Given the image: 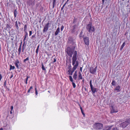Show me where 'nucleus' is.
<instances>
[{"label": "nucleus", "mask_w": 130, "mask_h": 130, "mask_svg": "<svg viewBox=\"0 0 130 130\" xmlns=\"http://www.w3.org/2000/svg\"><path fill=\"white\" fill-rule=\"evenodd\" d=\"M72 65L74 69H76L79 65V62L77 59V52L75 51L73 53V55L72 59Z\"/></svg>", "instance_id": "obj_1"}, {"label": "nucleus", "mask_w": 130, "mask_h": 130, "mask_svg": "<svg viewBox=\"0 0 130 130\" xmlns=\"http://www.w3.org/2000/svg\"><path fill=\"white\" fill-rule=\"evenodd\" d=\"M86 28L87 30L90 33L94 32L95 31V29L94 27L92 25V23L89 22L87 24Z\"/></svg>", "instance_id": "obj_2"}, {"label": "nucleus", "mask_w": 130, "mask_h": 130, "mask_svg": "<svg viewBox=\"0 0 130 130\" xmlns=\"http://www.w3.org/2000/svg\"><path fill=\"white\" fill-rule=\"evenodd\" d=\"M75 51H74L73 49H72L70 47H68L67 49L66 50V52L67 53L68 55L70 57H72V55Z\"/></svg>", "instance_id": "obj_3"}, {"label": "nucleus", "mask_w": 130, "mask_h": 130, "mask_svg": "<svg viewBox=\"0 0 130 130\" xmlns=\"http://www.w3.org/2000/svg\"><path fill=\"white\" fill-rule=\"evenodd\" d=\"M103 124L98 123H95L93 125V127L94 128L99 129L102 128L103 127Z\"/></svg>", "instance_id": "obj_4"}, {"label": "nucleus", "mask_w": 130, "mask_h": 130, "mask_svg": "<svg viewBox=\"0 0 130 130\" xmlns=\"http://www.w3.org/2000/svg\"><path fill=\"white\" fill-rule=\"evenodd\" d=\"M111 109L110 113H111L117 112L118 111L117 107L116 106H111Z\"/></svg>", "instance_id": "obj_5"}, {"label": "nucleus", "mask_w": 130, "mask_h": 130, "mask_svg": "<svg viewBox=\"0 0 130 130\" xmlns=\"http://www.w3.org/2000/svg\"><path fill=\"white\" fill-rule=\"evenodd\" d=\"M97 68L96 66L95 68L92 67L90 68L89 70L90 72L92 74H94L96 72Z\"/></svg>", "instance_id": "obj_6"}, {"label": "nucleus", "mask_w": 130, "mask_h": 130, "mask_svg": "<svg viewBox=\"0 0 130 130\" xmlns=\"http://www.w3.org/2000/svg\"><path fill=\"white\" fill-rule=\"evenodd\" d=\"M127 121H126L124 122L121 124V126L123 128H125L129 124L128 120V119Z\"/></svg>", "instance_id": "obj_7"}, {"label": "nucleus", "mask_w": 130, "mask_h": 130, "mask_svg": "<svg viewBox=\"0 0 130 130\" xmlns=\"http://www.w3.org/2000/svg\"><path fill=\"white\" fill-rule=\"evenodd\" d=\"M84 43L87 45H89V38L87 37H84Z\"/></svg>", "instance_id": "obj_8"}, {"label": "nucleus", "mask_w": 130, "mask_h": 130, "mask_svg": "<svg viewBox=\"0 0 130 130\" xmlns=\"http://www.w3.org/2000/svg\"><path fill=\"white\" fill-rule=\"evenodd\" d=\"M49 22H48L47 23L45 24V26L44 27V28L43 30V33L46 32L48 30L49 27Z\"/></svg>", "instance_id": "obj_9"}, {"label": "nucleus", "mask_w": 130, "mask_h": 130, "mask_svg": "<svg viewBox=\"0 0 130 130\" xmlns=\"http://www.w3.org/2000/svg\"><path fill=\"white\" fill-rule=\"evenodd\" d=\"M90 88L91 90L92 91L93 95L94 96H95V95L94 93L96 92H97V89H96V88H94V87H93V86Z\"/></svg>", "instance_id": "obj_10"}, {"label": "nucleus", "mask_w": 130, "mask_h": 130, "mask_svg": "<svg viewBox=\"0 0 130 130\" xmlns=\"http://www.w3.org/2000/svg\"><path fill=\"white\" fill-rule=\"evenodd\" d=\"M19 63V61L18 60H17L15 62V66L17 67V68L18 69L19 68L18 64Z\"/></svg>", "instance_id": "obj_11"}, {"label": "nucleus", "mask_w": 130, "mask_h": 130, "mask_svg": "<svg viewBox=\"0 0 130 130\" xmlns=\"http://www.w3.org/2000/svg\"><path fill=\"white\" fill-rule=\"evenodd\" d=\"M121 88L120 86L118 85L117 86L115 89V90H117L118 92H119L120 91V89Z\"/></svg>", "instance_id": "obj_12"}, {"label": "nucleus", "mask_w": 130, "mask_h": 130, "mask_svg": "<svg viewBox=\"0 0 130 130\" xmlns=\"http://www.w3.org/2000/svg\"><path fill=\"white\" fill-rule=\"evenodd\" d=\"M60 32V28L58 27L57 29V30L55 33V36L57 35L58 33Z\"/></svg>", "instance_id": "obj_13"}, {"label": "nucleus", "mask_w": 130, "mask_h": 130, "mask_svg": "<svg viewBox=\"0 0 130 130\" xmlns=\"http://www.w3.org/2000/svg\"><path fill=\"white\" fill-rule=\"evenodd\" d=\"M112 127V126H107L105 127V128L103 129L104 130H110L111 129V127Z\"/></svg>", "instance_id": "obj_14"}, {"label": "nucleus", "mask_w": 130, "mask_h": 130, "mask_svg": "<svg viewBox=\"0 0 130 130\" xmlns=\"http://www.w3.org/2000/svg\"><path fill=\"white\" fill-rule=\"evenodd\" d=\"M76 69H74L73 68H72V70L70 72L69 70L68 72H69V75H72L73 73L74 72V71Z\"/></svg>", "instance_id": "obj_15"}, {"label": "nucleus", "mask_w": 130, "mask_h": 130, "mask_svg": "<svg viewBox=\"0 0 130 130\" xmlns=\"http://www.w3.org/2000/svg\"><path fill=\"white\" fill-rule=\"evenodd\" d=\"M25 34L24 36V39L23 41H24L26 39L27 37H28V33L27 32H25Z\"/></svg>", "instance_id": "obj_16"}, {"label": "nucleus", "mask_w": 130, "mask_h": 130, "mask_svg": "<svg viewBox=\"0 0 130 130\" xmlns=\"http://www.w3.org/2000/svg\"><path fill=\"white\" fill-rule=\"evenodd\" d=\"M21 44L19 46V48L18 50V52H19V55H20V54L21 51Z\"/></svg>", "instance_id": "obj_17"}, {"label": "nucleus", "mask_w": 130, "mask_h": 130, "mask_svg": "<svg viewBox=\"0 0 130 130\" xmlns=\"http://www.w3.org/2000/svg\"><path fill=\"white\" fill-rule=\"evenodd\" d=\"M125 42H124L123 43V44L121 46L120 48V50H122L123 49V47L125 46Z\"/></svg>", "instance_id": "obj_18"}, {"label": "nucleus", "mask_w": 130, "mask_h": 130, "mask_svg": "<svg viewBox=\"0 0 130 130\" xmlns=\"http://www.w3.org/2000/svg\"><path fill=\"white\" fill-rule=\"evenodd\" d=\"M15 27H16V28L17 29H18L19 28V26H18V24L17 21H16L15 22Z\"/></svg>", "instance_id": "obj_19"}, {"label": "nucleus", "mask_w": 130, "mask_h": 130, "mask_svg": "<svg viewBox=\"0 0 130 130\" xmlns=\"http://www.w3.org/2000/svg\"><path fill=\"white\" fill-rule=\"evenodd\" d=\"M17 10H15L14 12V16L15 18L17 16Z\"/></svg>", "instance_id": "obj_20"}, {"label": "nucleus", "mask_w": 130, "mask_h": 130, "mask_svg": "<svg viewBox=\"0 0 130 130\" xmlns=\"http://www.w3.org/2000/svg\"><path fill=\"white\" fill-rule=\"evenodd\" d=\"M111 84L112 86H115L116 85V82L114 80H112Z\"/></svg>", "instance_id": "obj_21"}, {"label": "nucleus", "mask_w": 130, "mask_h": 130, "mask_svg": "<svg viewBox=\"0 0 130 130\" xmlns=\"http://www.w3.org/2000/svg\"><path fill=\"white\" fill-rule=\"evenodd\" d=\"M10 70H11V69L13 70L15 68V67L14 66H12L11 65H10Z\"/></svg>", "instance_id": "obj_22"}, {"label": "nucleus", "mask_w": 130, "mask_h": 130, "mask_svg": "<svg viewBox=\"0 0 130 130\" xmlns=\"http://www.w3.org/2000/svg\"><path fill=\"white\" fill-rule=\"evenodd\" d=\"M56 0H53V8H54V7L55 4L56 3Z\"/></svg>", "instance_id": "obj_23"}, {"label": "nucleus", "mask_w": 130, "mask_h": 130, "mask_svg": "<svg viewBox=\"0 0 130 130\" xmlns=\"http://www.w3.org/2000/svg\"><path fill=\"white\" fill-rule=\"evenodd\" d=\"M27 25H25L24 26V31L25 32H27L26 31V30L27 29Z\"/></svg>", "instance_id": "obj_24"}, {"label": "nucleus", "mask_w": 130, "mask_h": 130, "mask_svg": "<svg viewBox=\"0 0 130 130\" xmlns=\"http://www.w3.org/2000/svg\"><path fill=\"white\" fill-rule=\"evenodd\" d=\"M70 80L72 82H73V79L72 77L71 76H69Z\"/></svg>", "instance_id": "obj_25"}, {"label": "nucleus", "mask_w": 130, "mask_h": 130, "mask_svg": "<svg viewBox=\"0 0 130 130\" xmlns=\"http://www.w3.org/2000/svg\"><path fill=\"white\" fill-rule=\"evenodd\" d=\"M29 60V58L28 57H27L26 59H24L23 60V62L24 63H25L28 60Z\"/></svg>", "instance_id": "obj_26"}, {"label": "nucleus", "mask_w": 130, "mask_h": 130, "mask_svg": "<svg viewBox=\"0 0 130 130\" xmlns=\"http://www.w3.org/2000/svg\"><path fill=\"white\" fill-rule=\"evenodd\" d=\"M77 75H75L74 74L73 76V78L75 80H76L77 78Z\"/></svg>", "instance_id": "obj_27"}, {"label": "nucleus", "mask_w": 130, "mask_h": 130, "mask_svg": "<svg viewBox=\"0 0 130 130\" xmlns=\"http://www.w3.org/2000/svg\"><path fill=\"white\" fill-rule=\"evenodd\" d=\"M79 79H82L83 77L82 74L78 75Z\"/></svg>", "instance_id": "obj_28"}, {"label": "nucleus", "mask_w": 130, "mask_h": 130, "mask_svg": "<svg viewBox=\"0 0 130 130\" xmlns=\"http://www.w3.org/2000/svg\"><path fill=\"white\" fill-rule=\"evenodd\" d=\"M77 27V25H75L73 26V30H75Z\"/></svg>", "instance_id": "obj_29"}, {"label": "nucleus", "mask_w": 130, "mask_h": 130, "mask_svg": "<svg viewBox=\"0 0 130 130\" xmlns=\"http://www.w3.org/2000/svg\"><path fill=\"white\" fill-rule=\"evenodd\" d=\"M72 84L73 86V87L74 88H75L76 87V85L73 82H72Z\"/></svg>", "instance_id": "obj_30"}, {"label": "nucleus", "mask_w": 130, "mask_h": 130, "mask_svg": "<svg viewBox=\"0 0 130 130\" xmlns=\"http://www.w3.org/2000/svg\"><path fill=\"white\" fill-rule=\"evenodd\" d=\"M32 89V86H31L29 88V89L28 90L27 92L29 93L30 92V90Z\"/></svg>", "instance_id": "obj_31"}, {"label": "nucleus", "mask_w": 130, "mask_h": 130, "mask_svg": "<svg viewBox=\"0 0 130 130\" xmlns=\"http://www.w3.org/2000/svg\"><path fill=\"white\" fill-rule=\"evenodd\" d=\"M42 69L43 70H45V67L43 64H42Z\"/></svg>", "instance_id": "obj_32"}, {"label": "nucleus", "mask_w": 130, "mask_h": 130, "mask_svg": "<svg viewBox=\"0 0 130 130\" xmlns=\"http://www.w3.org/2000/svg\"><path fill=\"white\" fill-rule=\"evenodd\" d=\"M90 87H93V85L92 84V80H90Z\"/></svg>", "instance_id": "obj_33"}, {"label": "nucleus", "mask_w": 130, "mask_h": 130, "mask_svg": "<svg viewBox=\"0 0 130 130\" xmlns=\"http://www.w3.org/2000/svg\"><path fill=\"white\" fill-rule=\"evenodd\" d=\"M64 28V27L63 25L61 26V29H60L61 31H62L63 30Z\"/></svg>", "instance_id": "obj_34"}, {"label": "nucleus", "mask_w": 130, "mask_h": 130, "mask_svg": "<svg viewBox=\"0 0 130 130\" xmlns=\"http://www.w3.org/2000/svg\"><path fill=\"white\" fill-rule=\"evenodd\" d=\"M29 36H30L32 34V31H29Z\"/></svg>", "instance_id": "obj_35"}, {"label": "nucleus", "mask_w": 130, "mask_h": 130, "mask_svg": "<svg viewBox=\"0 0 130 130\" xmlns=\"http://www.w3.org/2000/svg\"><path fill=\"white\" fill-rule=\"evenodd\" d=\"M38 50H39V49H38V48H37L36 51V54H37L38 53Z\"/></svg>", "instance_id": "obj_36"}, {"label": "nucleus", "mask_w": 130, "mask_h": 130, "mask_svg": "<svg viewBox=\"0 0 130 130\" xmlns=\"http://www.w3.org/2000/svg\"><path fill=\"white\" fill-rule=\"evenodd\" d=\"M56 61V59L55 58H54V60L53 61V62L54 63Z\"/></svg>", "instance_id": "obj_37"}, {"label": "nucleus", "mask_w": 130, "mask_h": 130, "mask_svg": "<svg viewBox=\"0 0 130 130\" xmlns=\"http://www.w3.org/2000/svg\"><path fill=\"white\" fill-rule=\"evenodd\" d=\"M79 107H80V109L81 110H83V109H82V107H81V106H80V104H79Z\"/></svg>", "instance_id": "obj_38"}, {"label": "nucleus", "mask_w": 130, "mask_h": 130, "mask_svg": "<svg viewBox=\"0 0 130 130\" xmlns=\"http://www.w3.org/2000/svg\"><path fill=\"white\" fill-rule=\"evenodd\" d=\"M2 78V75L1 74H0V81L1 80Z\"/></svg>", "instance_id": "obj_39"}, {"label": "nucleus", "mask_w": 130, "mask_h": 130, "mask_svg": "<svg viewBox=\"0 0 130 130\" xmlns=\"http://www.w3.org/2000/svg\"><path fill=\"white\" fill-rule=\"evenodd\" d=\"M13 106H11V110L12 111L13 109Z\"/></svg>", "instance_id": "obj_40"}, {"label": "nucleus", "mask_w": 130, "mask_h": 130, "mask_svg": "<svg viewBox=\"0 0 130 130\" xmlns=\"http://www.w3.org/2000/svg\"><path fill=\"white\" fill-rule=\"evenodd\" d=\"M74 74L75 75H77V71H76L74 73Z\"/></svg>", "instance_id": "obj_41"}, {"label": "nucleus", "mask_w": 130, "mask_h": 130, "mask_svg": "<svg viewBox=\"0 0 130 130\" xmlns=\"http://www.w3.org/2000/svg\"><path fill=\"white\" fill-rule=\"evenodd\" d=\"M82 67H80V71H81V72H82Z\"/></svg>", "instance_id": "obj_42"}, {"label": "nucleus", "mask_w": 130, "mask_h": 130, "mask_svg": "<svg viewBox=\"0 0 130 130\" xmlns=\"http://www.w3.org/2000/svg\"><path fill=\"white\" fill-rule=\"evenodd\" d=\"M67 2H66L63 5V8L65 6V5H66V3H67Z\"/></svg>", "instance_id": "obj_43"}, {"label": "nucleus", "mask_w": 130, "mask_h": 130, "mask_svg": "<svg viewBox=\"0 0 130 130\" xmlns=\"http://www.w3.org/2000/svg\"><path fill=\"white\" fill-rule=\"evenodd\" d=\"M35 94L36 95H37L38 94V92L37 91H35Z\"/></svg>", "instance_id": "obj_44"}, {"label": "nucleus", "mask_w": 130, "mask_h": 130, "mask_svg": "<svg viewBox=\"0 0 130 130\" xmlns=\"http://www.w3.org/2000/svg\"><path fill=\"white\" fill-rule=\"evenodd\" d=\"M24 44L23 45V46H22V49L23 50H24Z\"/></svg>", "instance_id": "obj_45"}, {"label": "nucleus", "mask_w": 130, "mask_h": 130, "mask_svg": "<svg viewBox=\"0 0 130 130\" xmlns=\"http://www.w3.org/2000/svg\"><path fill=\"white\" fill-rule=\"evenodd\" d=\"M117 128H113L112 129V130H117Z\"/></svg>", "instance_id": "obj_46"}, {"label": "nucleus", "mask_w": 130, "mask_h": 130, "mask_svg": "<svg viewBox=\"0 0 130 130\" xmlns=\"http://www.w3.org/2000/svg\"><path fill=\"white\" fill-rule=\"evenodd\" d=\"M13 77V75L12 74V75H11V76L10 77V78H11L12 77Z\"/></svg>", "instance_id": "obj_47"}, {"label": "nucleus", "mask_w": 130, "mask_h": 130, "mask_svg": "<svg viewBox=\"0 0 130 130\" xmlns=\"http://www.w3.org/2000/svg\"><path fill=\"white\" fill-rule=\"evenodd\" d=\"M35 37V35H33L32 36V37H31L32 39V38H34Z\"/></svg>", "instance_id": "obj_48"}, {"label": "nucleus", "mask_w": 130, "mask_h": 130, "mask_svg": "<svg viewBox=\"0 0 130 130\" xmlns=\"http://www.w3.org/2000/svg\"><path fill=\"white\" fill-rule=\"evenodd\" d=\"M28 79H27V78H26L25 79V81H28Z\"/></svg>", "instance_id": "obj_49"}, {"label": "nucleus", "mask_w": 130, "mask_h": 130, "mask_svg": "<svg viewBox=\"0 0 130 130\" xmlns=\"http://www.w3.org/2000/svg\"><path fill=\"white\" fill-rule=\"evenodd\" d=\"M84 89L85 91H87V89L86 88H84Z\"/></svg>", "instance_id": "obj_50"}, {"label": "nucleus", "mask_w": 130, "mask_h": 130, "mask_svg": "<svg viewBox=\"0 0 130 130\" xmlns=\"http://www.w3.org/2000/svg\"><path fill=\"white\" fill-rule=\"evenodd\" d=\"M104 2V0H102V2L103 3V4Z\"/></svg>", "instance_id": "obj_51"}, {"label": "nucleus", "mask_w": 130, "mask_h": 130, "mask_svg": "<svg viewBox=\"0 0 130 130\" xmlns=\"http://www.w3.org/2000/svg\"><path fill=\"white\" fill-rule=\"evenodd\" d=\"M39 45L37 47V48L39 49Z\"/></svg>", "instance_id": "obj_52"}, {"label": "nucleus", "mask_w": 130, "mask_h": 130, "mask_svg": "<svg viewBox=\"0 0 130 130\" xmlns=\"http://www.w3.org/2000/svg\"><path fill=\"white\" fill-rule=\"evenodd\" d=\"M79 75L82 74L80 72H78Z\"/></svg>", "instance_id": "obj_53"}, {"label": "nucleus", "mask_w": 130, "mask_h": 130, "mask_svg": "<svg viewBox=\"0 0 130 130\" xmlns=\"http://www.w3.org/2000/svg\"><path fill=\"white\" fill-rule=\"evenodd\" d=\"M12 110H11V111L10 112V114H12Z\"/></svg>", "instance_id": "obj_54"}, {"label": "nucleus", "mask_w": 130, "mask_h": 130, "mask_svg": "<svg viewBox=\"0 0 130 130\" xmlns=\"http://www.w3.org/2000/svg\"><path fill=\"white\" fill-rule=\"evenodd\" d=\"M27 81H25V83L26 84H27Z\"/></svg>", "instance_id": "obj_55"}, {"label": "nucleus", "mask_w": 130, "mask_h": 130, "mask_svg": "<svg viewBox=\"0 0 130 130\" xmlns=\"http://www.w3.org/2000/svg\"><path fill=\"white\" fill-rule=\"evenodd\" d=\"M29 77H30L29 76H27L26 78H27V79H28V78H29Z\"/></svg>", "instance_id": "obj_56"}, {"label": "nucleus", "mask_w": 130, "mask_h": 130, "mask_svg": "<svg viewBox=\"0 0 130 130\" xmlns=\"http://www.w3.org/2000/svg\"><path fill=\"white\" fill-rule=\"evenodd\" d=\"M83 114V115L84 116H84H85V114L84 113H82Z\"/></svg>", "instance_id": "obj_57"}, {"label": "nucleus", "mask_w": 130, "mask_h": 130, "mask_svg": "<svg viewBox=\"0 0 130 130\" xmlns=\"http://www.w3.org/2000/svg\"><path fill=\"white\" fill-rule=\"evenodd\" d=\"M6 81L4 82V85H5V86L6 85Z\"/></svg>", "instance_id": "obj_58"}, {"label": "nucleus", "mask_w": 130, "mask_h": 130, "mask_svg": "<svg viewBox=\"0 0 130 130\" xmlns=\"http://www.w3.org/2000/svg\"><path fill=\"white\" fill-rule=\"evenodd\" d=\"M18 24H19L20 25V24H21V23L20 22H18Z\"/></svg>", "instance_id": "obj_59"}, {"label": "nucleus", "mask_w": 130, "mask_h": 130, "mask_svg": "<svg viewBox=\"0 0 130 130\" xmlns=\"http://www.w3.org/2000/svg\"><path fill=\"white\" fill-rule=\"evenodd\" d=\"M81 110V111L82 112V113H83V110Z\"/></svg>", "instance_id": "obj_60"}, {"label": "nucleus", "mask_w": 130, "mask_h": 130, "mask_svg": "<svg viewBox=\"0 0 130 130\" xmlns=\"http://www.w3.org/2000/svg\"><path fill=\"white\" fill-rule=\"evenodd\" d=\"M35 91H37V88H35Z\"/></svg>", "instance_id": "obj_61"}, {"label": "nucleus", "mask_w": 130, "mask_h": 130, "mask_svg": "<svg viewBox=\"0 0 130 130\" xmlns=\"http://www.w3.org/2000/svg\"><path fill=\"white\" fill-rule=\"evenodd\" d=\"M0 130H3V128H1L0 129Z\"/></svg>", "instance_id": "obj_62"}, {"label": "nucleus", "mask_w": 130, "mask_h": 130, "mask_svg": "<svg viewBox=\"0 0 130 130\" xmlns=\"http://www.w3.org/2000/svg\"><path fill=\"white\" fill-rule=\"evenodd\" d=\"M24 50L22 49V52H24Z\"/></svg>", "instance_id": "obj_63"}, {"label": "nucleus", "mask_w": 130, "mask_h": 130, "mask_svg": "<svg viewBox=\"0 0 130 130\" xmlns=\"http://www.w3.org/2000/svg\"><path fill=\"white\" fill-rule=\"evenodd\" d=\"M63 8V7H62V8H61V9L62 10Z\"/></svg>", "instance_id": "obj_64"}]
</instances>
